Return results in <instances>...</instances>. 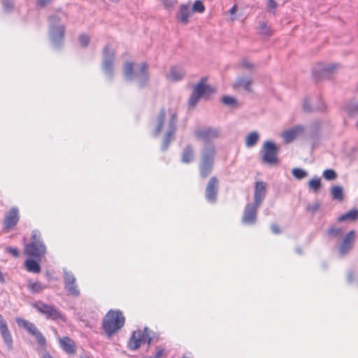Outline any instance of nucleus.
<instances>
[{
	"label": "nucleus",
	"instance_id": "48",
	"mask_svg": "<svg viewBox=\"0 0 358 358\" xmlns=\"http://www.w3.org/2000/svg\"><path fill=\"white\" fill-rule=\"evenodd\" d=\"M268 7L271 9H275L277 7V3L274 0H268Z\"/></svg>",
	"mask_w": 358,
	"mask_h": 358
},
{
	"label": "nucleus",
	"instance_id": "51",
	"mask_svg": "<svg viewBox=\"0 0 358 358\" xmlns=\"http://www.w3.org/2000/svg\"><path fill=\"white\" fill-rule=\"evenodd\" d=\"M238 10V6L235 4L229 10V13L231 15H234L236 11Z\"/></svg>",
	"mask_w": 358,
	"mask_h": 358
},
{
	"label": "nucleus",
	"instance_id": "2",
	"mask_svg": "<svg viewBox=\"0 0 358 358\" xmlns=\"http://www.w3.org/2000/svg\"><path fill=\"white\" fill-rule=\"evenodd\" d=\"M125 318L120 310H109L102 322V328L108 336H111L124 324Z\"/></svg>",
	"mask_w": 358,
	"mask_h": 358
},
{
	"label": "nucleus",
	"instance_id": "45",
	"mask_svg": "<svg viewBox=\"0 0 358 358\" xmlns=\"http://www.w3.org/2000/svg\"><path fill=\"white\" fill-rule=\"evenodd\" d=\"M163 4L166 7H171L173 6L176 3V0H162Z\"/></svg>",
	"mask_w": 358,
	"mask_h": 358
},
{
	"label": "nucleus",
	"instance_id": "29",
	"mask_svg": "<svg viewBox=\"0 0 358 358\" xmlns=\"http://www.w3.org/2000/svg\"><path fill=\"white\" fill-rule=\"evenodd\" d=\"M1 335L3 339L5 344L8 347L11 348L13 345V338L10 331L8 329V325L0 329Z\"/></svg>",
	"mask_w": 358,
	"mask_h": 358
},
{
	"label": "nucleus",
	"instance_id": "57",
	"mask_svg": "<svg viewBox=\"0 0 358 358\" xmlns=\"http://www.w3.org/2000/svg\"><path fill=\"white\" fill-rule=\"evenodd\" d=\"M183 358H185V357H183Z\"/></svg>",
	"mask_w": 358,
	"mask_h": 358
},
{
	"label": "nucleus",
	"instance_id": "52",
	"mask_svg": "<svg viewBox=\"0 0 358 358\" xmlns=\"http://www.w3.org/2000/svg\"><path fill=\"white\" fill-rule=\"evenodd\" d=\"M163 354H164V350H159L156 352L155 357L160 358Z\"/></svg>",
	"mask_w": 358,
	"mask_h": 358
},
{
	"label": "nucleus",
	"instance_id": "9",
	"mask_svg": "<svg viewBox=\"0 0 358 358\" xmlns=\"http://www.w3.org/2000/svg\"><path fill=\"white\" fill-rule=\"evenodd\" d=\"M356 234L354 230L348 232L342 239L339 246L338 251L341 255H347L353 248L355 242Z\"/></svg>",
	"mask_w": 358,
	"mask_h": 358
},
{
	"label": "nucleus",
	"instance_id": "50",
	"mask_svg": "<svg viewBox=\"0 0 358 358\" xmlns=\"http://www.w3.org/2000/svg\"><path fill=\"white\" fill-rule=\"evenodd\" d=\"M7 323L3 319V316L0 314V329L6 326Z\"/></svg>",
	"mask_w": 358,
	"mask_h": 358
},
{
	"label": "nucleus",
	"instance_id": "38",
	"mask_svg": "<svg viewBox=\"0 0 358 358\" xmlns=\"http://www.w3.org/2000/svg\"><path fill=\"white\" fill-rule=\"evenodd\" d=\"M78 41L83 47H87L90 43V37L85 34L79 36Z\"/></svg>",
	"mask_w": 358,
	"mask_h": 358
},
{
	"label": "nucleus",
	"instance_id": "24",
	"mask_svg": "<svg viewBox=\"0 0 358 358\" xmlns=\"http://www.w3.org/2000/svg\"><path fill=\"white\" fill-rule=\"evenodd\" d=\"M194 151L191 145H187L183 150L181 160L185 164H189L194 160Z\"/></svg>",
	"mask_w": 358,
	"mask_h": 358
},
{
	"label": "nucleus",
	"instance_id": "40",
	"mask_svg": "<svg viewBox=\"0 0 358 358\" xmlns=\"http://www.w3.org/2000/svg\"><path fill=\"white\" fill-rule=\"evenodd\" d=\"M65 27L64 26H60L57 28V36H55V40L58 41H62L64 38Z\"/></svg>",
	"mask_w": 358,
	"mask_h": 358
},
{
	"label": "nucleus",
	"instance_id": "15",
	"mask_svg": "<svg viewBox=\"0 0 358 358\" xmlns=\"http://www.w3.org/2000/svg\"><path fill=\"white\" fill-rule=\"evenodd\" d=\"M65 288L70 294L78 296L80 294V290L76 284V278L71 273L66 272L64 273Z\"/></svg>",
	"mask_w": 358,
	"mask_h": 358
},
{
	"label": "nucleus",
	"instance_id": "13",
	"mask_svg": "<svg viewBox=\"0 0 358 358\" xmlns=\"http://www.w3.org/2000/svg\"><path fill=\"white\" fill-rule=\"evenodd\" d=\"M104 59L103 61V69L108 73H112L113 71L115 52L109 50L108 45H106L103 48Z\"/></svg>",
	"mask_w": 358,
	"mask_h": 358
},
{
	"label": "nucleus",
	"instance_id": "49",
	"mask_svg": "<svg viewBox=\"0 0 358 358\" xmlns=\"http://www.w3.org/2000/svg\"><path fill=\"white\" fill-rule=\"evenodd\" d=\"M336 68H337V65L336 64H334V65H331V66H327V68H325L324 69V71H327V72H332Z\"/></svg>",
	"mask_w": 358,
	"mask_h": 358
},
{
	"label": "nucleus",
	"instance_id": "22",
	"mask_svg": "<svg viewBox=\"0 0 358 358\" xmlns=\"http://www.w3.org/2000/svg\"><path fill=\"white\" fill-rule=\"evenodd\" d=\"M185 74V70L180 66H172L170 69V72L167 75V78L172 81H178L182 79Z\"/></svg>",
	"mask_w": 358,
	"mask_h": 358
},
{
	"label": "nucleus",
	"instance_id": "20",
	"mask_svg": "<svg viewBox=\"0 0 358 358\" xmlns=\"http://www.w3.org/2000/svg\"><path fill=\"white\" fill-rule=\"evenodd\" d=\"M166 115V110L164 108H162L156 117V123L153 131V134L155 136H159L162 132L164 128Z\"/></svg>",
	"mask_w": 358,
	"mask_h": 358
},
{
	"label": "nucleus",
	"instance_id": "33",
	"mask_svg": "<svg viewBox=\"0 0 358 358\" xmlns=\"http://www.w3.org/2000/svg\"><path fill=\"white\" fill-rule=\"evenodd\" d=\"M309 188L314 192L319 191L322 187L321 180L318 178H313L308 182Z\"/></svg>",
	"mask_w": 358,
	"mask_h": 358
},
{
	"label": "nucleus",
	"instance_id": "36",
	"mask_svg": "<svg viewBox=\"0 0 358 358\" xmlns=\"http://www.w3.org/2000/svg\"><path fill=\"white\" fill-rule=\"evenodd\" d=\"M205 10V6L201 0H196L192 6V11L202 13Z\"/></svg>",
	"mask_w": 358,
	"mask_h": 358
},
{
	"label": "nucleus",
	"instance_id": "43",
	"mask_svg": "<svg viewBox=\"0 0 358 358\" xmlns=\"http://www.w3.org/2000/svg\"><path fill=\"white\" fill-rule=\"evenodd\" d=\"M3 4L6 10H10L13 7V3L11 0H3Z\"/></svg>",
	"mask_w": 358,
	"mask_h": 358
},
{
	"label": "nucleus",
	"instance_id": "46",
	"mask_svg": "<svg viewBox=\"0 0 358 358\" xmlns=\"http://www.w3.org/2000/svg\"><path fill=\"white\" fill-rule=\"evenodd\" d=\"M52 1V0H38L37 4L40 7L43 8V7H45L47 4L50 3Z\"/></svg>",
	"mask_w": 358,
	"mask_h": 358
},
{
	"label": "nucleus",
	"instance_id": "28",
	"mask_svg": "<svg viewBox=\"0 0 358 358\" xmlns=\"http://www.w3.org/2000/svg\"><path fill=\"white\" fill-rule=\"evenodd\" d=\"M207 79L208 78L206 77L202 78L200 80L199 83L196 85L201 86V94H202V96H208L214 93L215 91L213 87L205 85V83L207 81Z\"/></svg>",
	"mask_w": 358,
	"mask_h": 358
},
{
	"label": "nucleus",
	"instance_id": "1",
	"mask_svg": "<svg viewBox=\"0 0 358 358\" xmlns=\"http://www.w3.org/2000/svg\"><path fill=\"white\" fill-rule=\"evenodd\" d=\"M47 253V248L42 240L41 233L39 230H33L31 235V241L24 248V254L33 259L42 260Z\"/></svg>",
	"mask_w": 358,
	"mask_h": 358
},
{
	"label": "nucleus",
	"instance_id": "4",
	"mask_svg": "<svg viewBox=\"0 0 358 358\" xmlns=\"http://www.w3.org/2000/svg\"><path fill=\"white\" fill-rule=\"evenodd\" d=\"M32 306L38 312L44 315L47 319H51L52 320H60L64 322L66 320L61 312L51 305L45 303L42 301H37L34 303Z\"/></svg>",
	"mask_w": 358,
	"mask_h": 358
},
{
	"label": "nucleus",
	"instance_id": "23",
	"mask_svg": "<svg viewBox=\"0 0 358 358\" xmlns=\"http://www.w3.org/2000/svg\"><path fill=\"white\" fill-rule=\"evenodd\" d=\"M191 15V10L188 5L182 4L180 6L177 19L182 24H186L188 22L189 17Z\"/></svg>",
	"mask_w": 358,
	"mask_h": 358
},
{
	"label": "nucleus",
	"instance_id": "37",
	"mask_svg": "<svg viewBox=\"0 0 358 358\" xmlns=\"http://www.w3.org/2000/svg\"><path fill=\"white\" fill-rule=\"evenodd\" d=\"M323 176L326 180H334L336 179L337 175L333 169H327L323 172Z\"/></svg>",
	"mask_w": 358,
	"mask_h": 358
},
{
	"label": "nucleus",
	"instance_id": "35",
	"mask_svg": "<svg viewBox=\"0 0 358 358\" xmlns=\"http://www.w3.org/2000/svg\"><path fill=\"white\" fill-rule=\"evenodd\" d=\"M292 176L297 180H301L308 175L307 172L300 168H294L292 171Z\"/></svg>",
	"mask_w": 358,
	"mask_h": 358
},
{
	"label": "nucleus",
	"instance_id": "25",
	"mask_svg": "<svg viewBox=\"0 0 358 358\" xmlns=\"http://www.w3.org/2000/svg\"><path fill=\"white\" fill-rule=\"evenodd\" d=\"M251 85L252 81L250 80L244 78H239L234 84V88L236 90L243 89L248 92H251Z\"/></svg>",
	"mask_w": 358,
	"mask_h": 358
},
{
	"label": "nucleus",
	"instance_id": "14",
	"mask_svg": "<svg viewBox=\"0 0 358 358\" xmlns=\"http://www.w3.org/2000/svg\"><path fill=\"white\" fill-rule=\"evenodd\" d=\"M267 184L264 181H257L255 182L254 203L261 205L266 194Z\"/></svg>",
	"mask_w": 358,
	"mask_h": 358
},
{
	"label": "nucleus",
	"instance_id": "17",
	"mask_svg": "<svg viewBox=\"0 0 358 358\" xmlns=\"http://www.w3.org/2000/svg\"><path fill=\"white\" fill-rule=\"evenodd\" d=\"M59 343L64 351L67 354L74 355L77 348L75 342L69 337L64 336L59 339Z\"/></svg>",
	"mask_w": 358,
	"mask_h": 358
},
{
	"label": "nucleus",
	"instance_id": "10",
	"mask_svg": "<svg viewBox=\"0 0 358 358\" xmlns=\"http://www.w3.org/2000/svg\"><path fill=\"white\" fill-rule=\"evenodd\" d=\"M259 206L255 203H248L245 206L242 217V222L243 224L250 225L256 222L257 210Z\"/></svg>",
	"mask_w": 358,
	"mask_h": 358
},
{
	"label": "nucleus",
	"instance_id": "44",
	"mask_svg": "<svg viewBox=\"0 0 358 358\" xmlns=\"http://www.w3.org/2000/svg\"><path fill=\"white\" fill-rule=\"evenodd\" d=\"M271 229L272 231L275 234H279L281 233L280 227L277 224H271Z\"/></svg>",
	"mask_w": 358,
	"mask_h": 358
},
{
	"label": "nucleus",
	"instance_id": "47",
	"mask_svg": "<svg viewBox=\"0 0 358 358\" xmlns=\"http://www.w3.org/2000/svg\"><path fill=\"white\" fill-rule=\"evenodd\" d=\"M320 205L318 203H315L313 206H308L307 207V210L308 211H311L313 213L317 211L319 209Z\"/></svg>",
	"mask_w": 358,
	"mask_h": 358
},
{
	"label": "nucleus",
	"instance_id": "3",
	"mask_svg": "<svg viewBox=\"0 0 358 358\" xmlns=\"http://www.w3.org/2000/svg\"><path fill=\"white\" fill-rule=\"evenodd\" d=\"M215 156V148L209 144L204 147L201 151V160L199 164V172L202 178H206L210 175L213 167V162Z\"/></svg>",
	"mask_w": 358,
	"mask_h": 358
},
{
	"label": "nucleus",
	"instance_id": "39",
	"mask_svg": "<svg viewBox=\"0 0 358 358\" xmlns=\"http://www.w3.org/2000/svg\"><path fill=\"white\" fill-rule=\"evenodd\" d=\"M222 101L225 105H229V106H236V100L234 98H233L231 96H223L222 99Z\"/></svg>",
	"mask_w": 358,
	"mask_h": 358
},
{
	"label": "nucleus",
	"instance_id": "12",
	"mask_svg": "<svg viewBox=\"0 0 358 358\" xmlns=\"http://www.w3.org/2000/svg\"><path fill=\"white\" fill-rule=\"evenodd\" d=\"M19 220V210L15 208H11L4 217L3 221L4 229L6 231H9L11 229H13L17 224Z\"/></svg>",
	"mask_w": 358,
	"mask_h": 358
},
{
	"label": "nucleus",
	"instance_id": "16",
	"mask_svg": "<svg viewBox=\"0 0 358 358\" xmlns=\"http://www.w3.org/2000/svg\"><path fill=\"white\" fill-rule=\"evenodd\" d=\"M136 78L141 87L144 86L150 78L149 66L146 62L141 63L136 73Z\"/></svg>",
	"mask_w": 358,
	"mask_h": 358
},
{
	"label": "nucleus",
	"instance_id": "5",
	"mask_svg": "<svg viewBox=\"0 0 358 358\" xmlns=\"http://www.w3.org/2000/svg\"><path fill=\"white\" fill-rule=\"evenodd\" d=\"M262 162L270 166L275 165L278 163V148L275 144L271 141L264 143L262 150Z\"/></svg>",
	"mask_w": 358,
	"mask_h": 358
},
{
	"label": "nucleus",
	"instance_id": "21",
	"mask_svg": "<svg viewBox=\"0 0 358 358\" xmlns=\"http://www.w3.org/2000/svg\"><path fill=\"white\" fill-rule=\"evenodd\" d=\"M40 262H41V260L29 257V259L25 260L24 266L28 272L39 273L41 271Z\"/></svg>",
	"mask_w": 358,
	"mask_h": 358
},
{
	"label": "nucleus",
	"instance_id": "56",
	"mask_svg": "<svg viewBox=\"0 0 358 358\" xmlns=\"http://www.w3.org/2000/svg\"><path fill=\"white\" fill-rule=\"evenodd\" d=\"M43 358H54L50 354L45 353L43 355Z\"/></svg>",
	"mask_w": 358,
	"mask_h": 358
},
{
	"label": "nucleus",
	"instance_id": "7",
	"mask_svg": "<svg viewBox=\"0 0 358 358\" xmlns=\"http://www.w3.org/2000/svg\"><path fill=\"white\" fill-rule=\"evenodd\" d=\"M152 338L150 337L147 329L134 331L129 341L128 346L131 350L138 349L143 343L150 345Z\"/></svg>",
	"mask_w": 358,
	"mask_h": 358
},
{
	"label": "nucleus",
	"instance_id": "30",
	"mask_svg": "<svg viewBox=\"0 0 358 358\" xmlns=\"http://www.w3.org/2000/svg\"><path fill=\"white\" fill-rule=\"evenodd\" d=\"M201 86L196 85L194 88L193 93L189 99V104L191 106H194L196 103L199 101L200 97L202 96V94H201Z\"/></svg>",
	"mask_w": 358,
	"mask_h": 358
},
{
	"label": "nucleus",
	"instance_id": "32",
	"mask_svg": "<svg viewBox=\"0 0 358 358\" xmlns=\"http://www.w3.org/2000/svg\"><path fill=\"white\" fill-rule=\"evenodd\" d=\"M259 140V135L257 132L253 131L248 134L245 138V145L248 148L254 146Z\"/></svg>",
	"mask_w": 358,
	"mask_h": 358
},
{
	"label": "nucleus",
	"instance_id": "42",
	"mask_svg": "<svg viewBox=\"0 0 358 358\" xmlns=\"http://www.w3.org/2000/svg\"><path fill=\"white\" fill-rule=\"evenodd\" d=\"M6 252L10 254L14 257H18L20 256L19 251L17 248L8 247L6 248Z\"/></svg>",
	"mask_w": 358,
	"mask_h": 358
},
{
	"label": "nucleus",
	"instance_id": "11",
	"mask_svg": "<svg viewBox=\"0 0 358 358\" xmlns=\"http://www.w3.org/2000/svg\"><path fill=\"white\" fill-rule=\"evenodd\" d=\"M219 180L215 177H211L209 180L205 192V197L210 203H215L218 192Z\"/></svg>",
	"mask_w": 358,
	"mask_h": 358
},
{
	"label": "nucleus",
	"instance_id": "18",
	"mask_svg": "<svg viewBox=\"0 0 358 358\" xmlns=\"http://www.w3.org/2000/svg\"><path fill=\"white\" fill-rule=\"evenodd\" d=\"M195 136L199 139L217 138L219 136V131L210 127L199 129L195 131Z\"/></svg>",
	"mask_w": 358,
	"mask_h": 358
},
{
	"label": "nucleus",
	"instance_id": "34",
	"mask_svg": "<svg viewBox=\"0 0 358 358\" xmlns=\"http://www.w3.org/2000/svg\"><path fill=\"white\" fill-rule=\"evenodd\" d=\"M332 198L339 201L343 200V189L339 186H334L331 190Z\"/></svg>",
	"mask_w": 358,
	"mask_h": 358
},
{
	"label": "nucleus",
	"instance_id": "41",
	"mask_svg": "<svg viewBox=\"0 0 358 358\" xmlns=\"http://www.w3.org/2000/svg\"><path fill=\"white\" fill-rule=\"evenodd\" d=\"M327 234L329 236L336 237L339 236L342 234V230L339 228L331 227L328 229Z\"/></svg>",
	"mask_w": 358,
	"mask_h": 358
},
{
	"label": "nucleus",
	"instance_id": "54",
	"mask_svg": "<svg viewBox=\"0 0 358 358\" xmlns=\"http://www.w3.org/2000/svg\"><path fill=\"white\" fill-rule=\"evenodd\" d=\"M243 65L245 67V68H248V69H252L253 67V65L251 64L250 63L248 62H244L243 63Z\"/></svg>",
	"mask_w": 358,
	"mask_h": 358
},
{
	"label": "nucleus",
	"instance_id": "26",
	"mask_svg": "<svg viewBox=\"0 0 358 358\" xmlns=\"http://www.w3.org/2000/svg\"><path fill=\"white\" fill-rule=\"evenodd\" d=\"M358 219V210L352 209L347 213L340 215L337 220L338 222H344V221H355Z\"/></svg>",
	"mask_w": 358,
	"mask_h": 358
},
{
	"label": "nucleus",
	"instance_id": "55",
	"mask_svg": "<svg viewBox=\"0 0 358 358\" xmlns=\"http://www.w3.org/2000/svg\"><path fill=\"white\" fill-rule=\"evenodd\" d=\"M79 358H92L90 355L84 353L83 355H80Z\"/></svg>",
	"mask_w": 358,
	"mask_h": 358
},
{
	"label": "nucleus",
	"instance_id": "31",
	"mask_svg": "<svg viewBox=\"0 0 358 358\" xmlns=\"http://www.w3.org/2000/svg\"><path fill=\"white\" fill-rule=\"evenodd\" d=\"M134 63L132 62H127L124 64V74L128 79H132L134 74Z\"/></svg>",
	"mask_w": 358,
	"mask_h": 358
},
{
	"label": "nucleus",
	"instance_id": "6",
	"mask_svg": "<svg viewBox=\"0 0 358 358\" xmlns=\"http://www.w3.org/2000/svg\"><path fill=\"white\" fill-rule=\"evenodd\" d=\"M15 322L19 327L24 328L31 335L34 336L40 346L45 347L46 345L45 338L34 323L20 317H17Z\"/></svg>",
	"mask_w": 358,
	"mask_h": 358
},
{
	"label": "nucleus",
	"instance_id": "19",
	"mask_svg": "<svg viewBox=\"0 0 358 358\" xmlns=\"http://www.w3.org/2000/svg\"><path fill=\"white\" fill-rule=\"evenodd\" d=\"M303 131V127L296 126L282 133V137L286 143H289L294 140L299 134Z\"/></svg>",
	"mask_w": 358,
	"mask_h": 358
},
{
	"label": "nucleus",
	"instance_id": "8",
	"mask_svg": "<svg viewBox=\"0 0 358 358\" xmlns=\"http://www.w3.org/2000/svg\"><path fill=\"white\" fill-rule=\"evenodd\" d=\"M170 120L169 122V129L166 131L164 141L162 143V148L164 150H166L169 147V144L171 143V141L173 138L175 131H176V122L177 119V113L174 110H169L168 112Z\"/></svg>",
	"mask_w": 358,
	"mask_h": 358
},
{
	"label": "nucleus",
	"instance_id": "53",
	"mask_svg": "<svg viewBox=\"0 0 358 358\" xmlns=\"http://www.w3.org/2000/svg\"><path fill=\"white\" fill-rule=\"evenodd\" d=\"M303 110H306V111H309L310 110L309 106H308V103L307 101H304L303 105Z\"/></svg>",
	"mask_w": 358,
	"mask_h": 358
},
{
	"label": "nucleus",
	"instance_id": "27",
	"mask_svg": "<svg viewBox=\"0 0 358 358\" xmlns=\"http://www.w3.org/2000/svg\"><path fill=\"white\" fill-rule=\"evenodd\" d=\"M27 287L31 293L38 294L41 292L45 288V286L39 281L29 280L28 281Z\"/></svg>",
	"mask_w": 358,
	"mask_h": 358
}]
</instances>
